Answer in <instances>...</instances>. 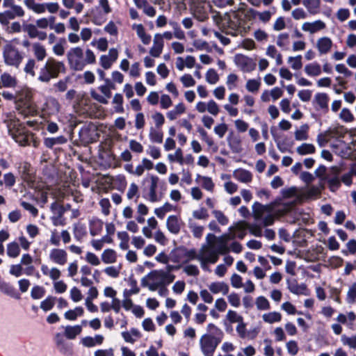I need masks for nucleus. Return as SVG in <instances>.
<instances>
[{
  "label": "nucleus",
  "instance_id": "nucleus-19",
  "mask_svg": "<svg viewBox=\"0 0 356 356\" xmlns=\"http://www.w3.org/2000/svg\"><path fill=\"white\" fill-rule=\"evenodd\" d=\"M166 226L168 231L174 234H177L180 232V224L178 217L175 215L168 216L166 222Z\"/></svg>",
  "mask_w": 356,
  "mask_h": 356
},
{
  "label": "nucleus",
  "instance_id": "nucleus-8",
  "mask_svg": "<svg viewBox=\"0 0 356 356\" xmlns=\"http://www.w3.org/2000/svg\"><path fill=\"white\" fill-rule=\"evenodd\" d=\"M17 170L22 179L26 183L34 181L35 176L32 172L31 164L26 161H22L17 163Z\"/></svg>",
  "mask_w": 356,
  "mask_h": 356
},
{
  "label": "nucleus",
  "instance_id": "nucleus-28",
  "mask_svg": "<svg viewBox=\"0 0 356 356\" xmlns=\"http://www.w3.org/2000/svg\"><path fill=\"white\" fill-rule=\"evenodd\" d=\"M33 51L35 57L38 61L43 60L47 56L46 49L40 43H34L33 44Z\"/></svg>",
  "mask_w": 356,
  "mask_h": 356
},
{
  "label": "nucleus",
  "instance_id": "nucleus-45",
  "mask_svg": "<svg viewBox=\"0 0 356 356\" xmlns=\"http://www.w3.org/2000/svg\"><path fill=\"white\" fill-rule=\"evenodd\" d=\"M309 130V125L305 124L301 126L300 130H297L295 132V138L297 140H307L308 138L307 131Z\"/></svg>",
  "mask_w": 356,
  "mask_h": 356
},
{
  "label": "nucleus",
  "instance_id": "nucleus-16",
  "mask_svg": "<svg viewBox=\"0 0 356 356\" xmlns=\"http://www.w3.org/2000/svg\"><path fill=\"white\" fill-rule=\"evenodd\" d=\"M150 180L151 184L149 186V200L152 202H155L159 200L157 197L156 188L159 186L160 179L156 175H152L150 176Z\"/></svg>",
  "mask_w": 356,
  "mask_h": 356
},
{
  "label": "nucleus",
  "instance_id": "nucleus-60",
  "mask_svg": "<svg viewBox=\"0 0 356 356\" xmlns=\"http://www.w3.org/2000/svg\"><path fill=\"white\" fill-rule=\"evenodd\" d=\"M348 250H343L341 252L347 256L348 254H355L356 253V240L350 239L346 244Z\"/></svg>",
  "mask_w": 356,
  "mask_h": 356
},
{
  "label": "nucleus",
  "instance_id": "nucleus-34",
  "mask_svg": "<svg viewBox=\"0 0 356 356\" xmlns=\"http://www.w3.org/2000/svg\"><path fill=\"white\" fill-rule=\"evenodd\" d=\"M82 331L80 325L67 326L65 331V337L69 339H74Z\"/></svg>",
  "mask_w": 356,
  "mask_h": 356
},
{
  "label": "nucleus",
  "instance_id": "nucleus-50",
  "mask_svg": "<svg viewBox=\"0 0 356 356\" xmlns=\"http://www.w3.org/2000/svg\"><path fill=\"white\" fill-rule=\"evenodd\" d=\"M256 305L259 310H267L270 309V303L264 296H259L256 300Z\"/></svg>",
  "mask_w": 356,
  "mask_h": 356
},
{
  "label": "nucleus",
  "instance_id": "nucleus-63",
  "mask_svg": "<svg viewBox=\"0 0 356 356\" xmlns=\"http://www.w3.org/2000/svg\"><path fill=\"white\" fill-rule=\"evenodd\" d=\"M340 118L346 122H350L354 120V116L348 108H343L340 113Z\"/></svg>",
  "mask_w": 356,
  "mask_h": 356
},
{
  "label": "nucleus",
  "instance_id": "nucleus-6",
  "mask_svg": "<svg viewBox=\"0 0 356 356\" xmlns=\"http://www.w3.org/2000/svg\"><path fill=\"white\" fill-rule=\"evenodd\" d=\"M161 280L158 282L149 283L148 281L146 280V278H142L141 280V286L143 287L147 286L149 289L152 291H154L159 289L160 286H166L172 283L175 279V275L171 273H168V272H165L162 270L161 274Z\"/></svg>",
  "mask_w": 356,
  "mask_h": 356
},
{
  "label": "nucleus",
  "instance_id": "nucleus-48",
  "mask_svg": "<svg viewBox=\"0 0 356 356\" xmlns=\"http://www.w3.org/2000/svg\"><path fill=\"white\" fill-rule=\"evenodd\" d=\"M206 80L210 84H215L219 80L218 73L214 69H209L206 74Z\"/></svg>",
  "mask_w": 356,
  "mask_h": 356
},
{
  "label": "nucleus",
  "instance_id": "nucleus-42",
  "mask_svg": "<svg viewBox=\"0 0 356 356\" xmlns=\"http://www.w3.org/2000/svg\"><path fill=\"white\" fill-rule=\"evenodd\" d=\"M105 15H106L104 13H102L101 11H98L96 13L92 12L91 21L94 24L100 26L106 21V17H105Z\"/></svg>",
  "mask_w": 356,
  "mask_h": 356
},
{
  "label": "nucleus",
  "instance_id": "nucleus-39",
  "mask_svg": "<svg viewBox=\"0 0 356 356\" xmlns=\"http://www.w3.org/2000/svg\"><path fill=\"white\" fill-rule=\"evenodd\" d=\"M266 210V207L262 204L255 202L252 205V211L255 219H261L264 212Z\"/></svg>",
  "mask_w": 356,
  "mask_h": 356
},
{
  "label": "nucleus",
  "instance_id": "nucleus-32",
  "mask_svg": "<svg viewBox=\"0 0 356 356\" xmlns=\"http://www.w3.org/2000/svg\"><path fill=\"white\" fill-rule=\"evenodd\" d=\"M103 227V222L101 220L95 219L90 222V233L95 236L100 233Z\"/></svg>",
  "mask_w": 356,
  "mask_h": 356
},
{
  "label": "nucleus",
  "instance_id": "nucleus-27",
  "mask_svg": "<svg viewBox=\"0 0 356 356\" xmlns=\"http://www.w3.org/2000/svg\"><path fill=\"white\" fill-rule=\"evenodd\" d=\"M177 249H179V250L184 251L183 255H184V258H186V259L184 261H183L184 264H186V263L189 262L190 261L193 260L195 259H198V257H201V255L197 254L196 250L194 248L188 250L185 246L180 245V246L177 247Z\"/></svg>",
  "mask_w": 356,
  "mask_h": 356
},
{
  "label": "nucleus",
  "instance_id": "nucleus-64",
  "mask_svg": "<svg viewBox=\"0 0 356 356\" xmlns=\"http://www.w3.org/2000/svg\"><path fill=\"white\" fill-rule=\"evenodd\" d=\"M356 300V282L350 287L347 293V301L348 303H353Z\"/></svg>",
  "mask_w": 356,
  "mask_h": 356
},
{
  "label": "nucleus",
  "instance_id": "nucleus-9",
  "mask_svg": "<svg viewBox=\"0 0 356 356\" xmlns=\"http://www.w3.org/2000/svg\"><path fill=\"white\" fill-rule=\"evenodd\" d=\"M51 210L54 214L53 217H51L52 223L54 226L58 225H65V220H62L60 222H58V220H60L64 213L66 212V209L63 204H60L57 202H54L51 204Z\"/></svg>",
  "mask_w": 356,
  "mask_h": 356
},
{
  "label": "nucleus",
  "instance_id": "nucleus-58",
  "mask_svg": "<svg viewBox=\"0 0 356 356\" xmlns=\"http://www.w3.org/2000/svg\"><path fill=\"white\" fill-rule=\"evenodd\" d=\"M35 67V60L33 58H29L25 65L24 71L27 74H29L31 76H34L35 75V72L34 70Z\"/></svg>",
  "mask_w": 356,
  "mask_h": 356
},
{
  "label": "nucleus",
  "instance_id": "nucleus-2",
  "mask_svg": "<svg viewBox=\"0 0 356 356\" xmlns=\"http://www.w3.org/2000/svg\"><path fill=\"white\" fill-rule=\"evenodd\" d=\"M9 131L12 138L20 146L25 147L32 145L33 147H38L40 145V140L23 123L19 122L15 123Z\"/></svg>",
  "mask_w": 356,
  "mask_h": 356
},
{
  "label": "nucleus",
  "instance_id": "nucleus-46",
  "mask_svg": "<svg viewBox=\"0 0 356 356\" xmlns=\"http://www.w3.org/2000/svg\"><path fill=\"white\" fill-rule=\"evenodd\" d=\"M227 320L229 323H242L243 318L242 316L238 315L236 312L229 310L226 316Z\"/></svg>",
  "mask_w": 356,
  "mask_h": 356
},
{
  "label": "nucleus",
  "instance_id": "nucleus-4",
  "mask_svg": "<svg viewBox=\"0 0 356 356\" xmlns=\"http://www.w3.org/2000/svg\"><path fill=\"white\" fill-rule=\"evenodd\" d=\"M83 49L79 47L71 48L67 54V58L71 70L74 71H81L86 67V63L83 60Z\"/></svg>",
  "mask_w": 356,
  "mask_h": 356
},
{
  "label": "nucleus",
  "instance_id": "nucleus-37",
  "mask_svg": "<svg viewBox=\"0 0 356 356\" xmlns=\"http://www.w3.org/2000/svg\"><path fill=\"white\" fill-rule=\"evenodd\" d=\"M15 182L16 178L13 173L8 172L4 174L3 180H0V186L4 184L6 188H10L15 184Z\"/></svg>",
  "mask_w": 356,
  "mask_h": 356
},
{
  "label": "nucleus",
  "instance_id": "nucleus-57",
  "mask_svg": "<svg viewBox=\"0 0 356 356\" xmlns=\"http://www.w3.org/2000/svg\"><path fill=\"white\" fill-rule=\"evenodd\" d=\"M207 330L211 332L210 334H212L213 337H220L221 340L223 338V332L222 331L218 328L216 325H215L213 323H209L207 325Z\"/></svg>",
  "mask_w": 356,
  "mask_h": 356
},
{
  "label": "nucleus",
  "instance_id": "nucleus-31",
  "mask_svg": "<svg viewBox=\"0 0 356 356\" xmlns=\"http://www.w3.org/2000/svg\"><path fill=\"white\" fill-rule=\"evenodd\" d=\"M20 248L17 242H11L7 245V255L10 258H16L20 254Z\"/></svg>",
  "mask_w": 356,
  "mask_h": 356
},
{
  "label": "nucleus",
  "instance_id": "nucleus-21",
  "mask_svg": "<svg viewBox=\"0 0 356 356\" xmlns=\"http://www.w3.org/2000/svg\"><path fill=\"white\" fill-rule=\"evenodd\" d=\"M332 45L331 39L328 37H323L317 41V48L320 54H325L330 50Z\"/></svg>",
  "mask_w": 356,
  "mask_h": 356
},
{
  "label": "nucleus",
  "instance_id": "nucleus-3",
  "mask_svg": "<svg viewBox=\"0 0 356 356\" xmlns=\"http://www.w3.org/2000/svg\"><path fill=\"white\" fill-rule=\"evenodd\" d=\"M19 40L15 38L6 43L3 47V58L5 64L18 69L22 64L25 54L17 47Z\"/></svg>",
  "mask_w": 356,
  "mask_h": 356
},
{
  "label": "nucleus",
  "instance_id": "nucleus-22",
  "mask_svg": "<svg viewBox=\"0 0 356 356\" xmlns=\"http://www.w3.org/2000/svg\"><path fill=\"white\" fill-rule=\"evenodd\" d=\"M303 5L311 15H316L320 13L321 0H302Z\"/></svg>",
  "mask_w": 356,
  "mask_h": 356
},
{
  "label": "nucleus",
  "instance_id": "nucleus-20",
  "mask_svg": "<svg viewBox=\"0 0 356 356\" xmlns=\"http://www.w3.org/2000/svg\"><path fill=\"white\" fill-rule=\"evenodd\" d=\"M325 28V24L321 20H316L312 23L305 22L302 29L305 31H309L312 33H316Z\"/></svg>",
  "mask_w": 356,
  "mask_h": 356
},
{
  "label": "nucleus",
  "instance_id": "nucleus-59",
  "mask_svg": "<svg viewBox=\"0 0 356 356\" xmlns=\"http://www.w3.org/2000/svg\"><path fill=\"white\" fill-rule=\"evenodd\" d=\"M163 133L151 128L149 133V138L152 142L161 143L163 142Z\"/></svg>",
  "mask_w": 356,
  "mask_h": 356
},
{
  "label": "nucleus",
  "instance_id": "nucleus-25",
  "mask_svg": "<svg viewBox=\"0 0 356 356\" xmlns=\"http://www.w3.org/2000/svg\"><path fill=\"white\" fill-rule=\"evenodd\" d=\"M67 141V138L63 136L54 138H45L44 145L48 148H53L56 145H63L66 143Z\"/></svg>",
  "mask_w": 356,
  "mask_h": 356
},
{
  "label": "nucleus",
  "instance_id": "nucleus-15",
  "mask_svg": "<svg viewBox=\"0 0 356 356\" xmlns=\"http://www.w3.org/2000/svg\"><path fill=\"white\" fill-rule=\"evenodd\" d=\"M17 86V79L8 72H4L0 76V87L15 88Z\"/></svg>",
  "mask_w": 356,
  "mask_h": 356
},
{
  "label": "nucleus",
  "instance_id": "nucleus-41",
  "mask_svg": "<svg viewBox=\"0 0 356 356\" xmlns=\"http://www.w3.org/2000/svg\"><path fill=\"white\" fill-rule=\"evenodd\" d=\"M55 301V297L49 296L41 302L40 308L44 312L49 311L54 307Z\"/></svg>",
  "mask_w": 356,
  "mask_h": 356
},
{
  "label": "nucleus",
  "instance_id": "nucleus-54",
  "mask_svg": "<svg viewBox=\"0 0 356 356\" xmlns=\"http://www.w3.org/2000/svg\"><path fill=\"white\" fill-rule=\"evenodd\" d=\"M197 178H202V186L209 191H213L214 188V184L212 181V179L209 177H201L200 175H197Z\"/></svg>",
  "mask_w": 356,
  "mask_h": 356
},
{
  "label": "nucleus",
  "instance_id": "nucleus-14",
  "mask_svg": "<svg viewBox=\"0 0 356 356\" xmlns=\"http://www.w3.org/2000/svg\"><path fill=\"white\" fill-rule=\"evenodd\" d=\"M287 287L289 290L296 295L305 294V291L307 290V286L305 284H298L296 279H287Z\"/></svg>",
  "mask_w": 356,
  "mask_h": 356
},
{
  "label": "nucleus",
  "instance_id": "nucleus-11",
  "mask_svg": "<svg viewBox=\"0 0 356 356\" xmlns=\"http://www.w3.org/2000/svg\"><path fill=\"white\" fill-rule=\"evenodd\" d=\"M235 238L234 235L229 234H223L220 237L218 238V245L216 249H214L217 253L221 255H225L229 252V248L227 246L228 241L231 239H234Z\"/></svg>",
  "mask_w": 356,
  "mask_h": 356
},
{
  "label": "nucleus",
  "instance_id": "nucleus-61",
  "mask_svg": "<svg viewBox=\"0 0 356 356\" xmlns=\"http://www.w3.org/2000/svg\"><path fill=\"white\" fill-rule=\"evenodd\" d=\"M289 61L292 62L291 68L296 70H300L302 67V56L298 55L296 57H289Z\"/></svg>",
  "mask_w": 356,
  "mask_h": 356
},
{
  "label": "nucleus",
  "instance_id": "nucleus-1",
  "mask_svg": "<svg viewBox=\"0 0 356 356\" xmlns=\"http://www.w3.org/2000/svg\"><path fill=\"white\" fill-rule=\"evenodd\" d=\"M66 72V67L63 61L50 57L39 72L38 80L42 83H48L52 79H56L60 74Z\"/></svg>",
  "mask_w": 356,
  "mask_h": 356
},
{
  "label": "nucleus",
  "instance_id": "nucleus-36",
  "mask_svg": "<svg viewBox=\"0 0 356 356\" xmlns=\"http://www.w3.org/2000/svg\"><path fill=\"white\" fill-rule=\"evenodd\" d=\"M316 148L314 145L309 143H302L300 146L298 147L297 152L300 155H306L309 154H314Z\"/></svg>",
  "mask_w": 356,
  "mask_h": 356
},
{
  "label": "nucleus",
  "instance_id": "nucleus-29",
  "mask_svg": "<svg viewBox=\"0 0 356 356\" xmlns=\"http://www.w3.org/2000/svg\"><path fill=\"white\" fill-rule=\"evenodd\" d=\"M116 252L113 249H106L102 254V260L105 264H113L116 261Z\"/></svg>",
  "mask_w": 356,
  "mask_h": 356
},
{
  "label": "nucleus",
  "instance_id": "nucleus-49",
  "mask_svg": "<svg viewBox=\"0 0 356 356\" xmlns=\"http://www.w3.org/2000/svg\"><path fill=\"white\" fill-rule=\"evenodd\" d=\"M168 159L171 162L177 161L179 164L183 165L184 164V156H183V152L181 148H178L176 151L175 154H168Z\"/></svg>",
  "mask_w": 356,
  "mask_h": 356
},
{
  "label": "nucleus",
  "instance_id": "nucleus-47",
  "mask_svg": "<svg viewBox=\"0 0 356 356\" xmlns=\"http://www.w3.org/2000/svg\"><path fill=\"white\" fill-rule=\"evenodd\" d=\"M45 294V289L43 286H34L31 291V296L33 299L38 300L42 298Z\"/></svg>",
  "mask_w": 356,
  "mask_h": 356
},
{
  "label": "nucleus",
  "instance_id": "nucleus-13",
  "mask_svg": "<svg viewBox=\"0 0 356 356\" xmlns=\"http://www.w3.org/2000/svg\"><path fill=\"white\" fill-rule=\"evenodd\" d=\"M164 46L163 39L160 33H156L154 38V45L149 50L152 56L159 57Z\"/></svg>",
  "mask_w": 356,
  "mask_h": 356
},
{
  "label": "nucleus",
  "instance_id": "nucleus-24",
  "mask_svg": "<svg viewBox=\"0 0 356 356\" xmlns=\"http://www.w3.org/2000/svg\"><path fill=\"white\" fill-rule=\"evenodd\" d=\"M234 176L238 181L242 183H249L252 179V173L250 171L244 169H240L235 171Z\"/></svg>",
  "mask_w": 356,
  "mask_h": 356
},
{
  "label": "nucleus",
  "instance_id": "nucleus-55",
  "mask_svg": "<svg viewBox=\"0 0 356 356\" xmlns=\"http://www.w3.org/2000/svg\"><path fill=\"white\" fill-rule=\"evenodd\" d=\"M250 233L257 237H261L262 236L261 227L256 223L248 224L246 223Z\"/></svg>",
  "mask_w": 356,
  "mask_h": 356
},
{
  "label": "nucleus",
  "instance_id": "nucleus-33",
  "mask_svg": "<svg viewBox=\"0 0 356 356\" xmlns=\"http://www.w3.org/2000/svg\"><path fill=\"white\" fill-rule=\"evenodd\" d=\"M123 96L120 93H116L113 99V104H116L114 106V111L118 113H123L124 112V109L123 107Z\"/></svg>",
  "mask_w": 356,
  "mask_h": 356
},
{
  "label": "nucleus",
  "instance_id": "nucleus-43",
  "mask_svg": "<svg viewBox=\"0 0 356 356\" xmlns=\"http://www.w3.org/2000/svg\"><path fill=\"white\" fill-rule=\"evenodd\" d=\"M328 188L330 191L334 193L339 189L341 186L340 179L337 176H334L327 179Z\"/></svg>",
  "mask_w": 356,
  "mask_h": 356
},
{
  "label": "nucleus",
  "instance_id": "nucleus-7",
  "mask_svg": "<svg viewBox=\"0 0 356 356\" xmlns=\"http://www.w3.org/2000/svg\"><path fill=\"white\" fill-rule=\"evenodd\" d=\"M234 63L244 72H251L257 66L256 62L252 58L241 54L235 55Z\"/></svg>",
  "mask_w": 356,
  "mask_h": 356
},
{
  "label": "nucleus",
  "instance_id": "nucleus-44",
  "mask_svg": "<svg viewBox=\"0 0 356 356\" xmlns=\"http://www.w3.org/2000/svg\"><path fill=\"white\" fill-rule=\"evenodd\" d=\"M118 237L121 240L120 247L122 250H127L129 248V236L126 232H119L118 233Z\"/></svg>",
  "mask_w": 356,
  "mask_h": 356
},
{
  "label": "nucleus",
  "instance_id": "nucleus-26",
  "mask_svg": "<svg viewBox=\"0 0 356 356\" xmlns=\"http://www.w3.org/2000/svg\"><path fill=\"white\" fill-rule=\"evenodd\" d=\"M209 289L213 293L222 292L223 295H227L229 292L228 285L223 282H212L209 286Z\"/></svg>",
  "mask_w": 356,
  "mask_h": 356
},
{
  "label": "nucleus",
  "instance_id": "nucleus-5",
  "mask_svg": "<svg viewBox=\"0 0 356 356\" xmlns=\"http://www.w3.org/2000/svg\"><path fill=\"white\" fill-rule=\"evenodd\" d=\"M220 337H213L212 334H204L200 340L201 350L204 356H213V353L221 342Z\"/></svg>",
  "mask_w": 356,
  "mask_h": 356
},
{
  "label": "nucleus",
  "instance_id": "nucleus-56",
  "mask_svg": "<svg viewBox=\"0 0 356 356\" xmlns=\"http://www.w3.org/2000/svg\"><path fill=\"white\" fill-rule=\"evenodd\" d=\"M261 83L256 79H249L246 83V88L249 92H257L260 87Z\"/></svg>",
  "mask_w": 356,
  "mask_h": 356
},
{
  "label": "nucleus",
  "instance_id": "nucleus-62",
  "mask_svg": "<svg viewBox=\"0 0 356 356\" xmlns=\"http://www.w3.org/2000/svg\"><path fill=\"white\" fill-rule=\"evenodd\" d=\"M341 340L343 345H348L350 348L356 349V335L348 337L343 334Z\"/></svg>",
  "mask_w": 356,
  "mask_h": 356
},
{
  "label": "nucleus",
  "instance_id": "nucleus-40",
  "mask_svg": "<svg viewBox=\"0 0 356 356\" xmlns=\"http://www.w3.org/2000/svg\"><path fill=\"white\" fill-rule=\"evenodd\" d=\"M248 13L251 14L253 17H254L256 15H259V19L263 22H268L271 17V13L268 10H266L262 13H259L257 10L250 8L248 10Z\"/></svg>",
  "mask_w": 356,
  "mask_h": 356
},
{
  "label": "nucleus",
  "instance_id": "nucleus-12",
  "mask_svg": "<svg viewBox=\"0 0 356 356\" xmlns=\"http://www.w3.org/2000/svg\"><path fill=\"white\" fill-rule=\"evenodd\" d=\"M49 257L52 261L59 265H64L67 260V254L63 249L54 248L51 250Z\"/></svg>",
  "mask_w": 356,
  "mask_h": 356
},
{
  "label": "nucleus",
  "instance_id": "nucleus-35",
  "mask_svg": "<svg viewBox=\"0 0 356 356\" xmlns=\"http://www.w3.org/2000/svg\"><path fill=\"white\" fill-rule=\"evenodd\" d=\"M305 71L309 76H318L321 73V69L319 64L311 63L308 64L305 67Z\"/></svg>",
  "mask_w": 356,
  "mask_h": 356
},
{
  "label": "nucleus",
  "instance_id": "nucleus-38",
  "mask_svg": "<svg viewBox=\"0 0 356 356\" xmlns=\"http://www.w3.org/2000/svg\"><path fill=\"white\" fill-rule=\"evenodd\" d=\"M282 319V315L277 312H273L263 315V320L268 323L280 322Z\"/></svg>",
  "mask_w": 356,
  "mask_h": 356
},
{
  "label": "nucleus",
  "instance_id": "nucleus-52",
  "mask_svg": "<svg viewBox=\"0 0 356 356\" xmlns=\"http://www.w3.org/2000/svg\"><path fill=\"white\" fill-rule=\"evenodd\" d=\"M184 251L177 249V247L174 248L171 252V261L174 263H179L184 258Z\"/></svg>",
  "mask_w": 356,
  "mask_h": 356
},
{
  "label": "nucleus",
  "instance_id": "nucleus-17",
  "mask_svg": "<svg viewBox=\"0 0 356 356\" xmlns=\"http://www.w3.org/2000/svg\"><path fill=\"white\" fill-rule=\"evenodd\" d=\"M0 290L3 293L15 299L19 300L21 298L19 293H18L16 289L10 283L6 282H0Z\"/></svg>",
  "mask_w": 356,
  "mask_h": 356
},
{
  "label": "nucleus",
  "instance_id": "nucleus-30",
  "mask_svg": "<svg viewBox=\"0 0 356 356\" xmlns=\"http://www.w3.org/2000/svg\"><path fill=\"white\" fill-rule=\"evenodd\" d=\"M137 35L140 38L144 44H149L151 42L152 37L149 34L145 33V30L143 24H140L136 26Z\"/></svg>",
  "mask_w": 356,
  "mask_h": 356
},
{
  "label": "nucleus",
  "instance_id": "nucleus-18",
  "mask_svg": "<svg viewBox=\"0 0 356 356\" xmlns=\"http://www.w3.org/2000/svg\"><path fill=\"white\" fill-rule=\"evenodd\" d=\"M219 254L214 249L209 248L208 251V256L207 257H204L202 256L198 257V259L201 261L202 268L203 269L206 268V264L207 263L215 264L218 261L219 259Z\"/></svg>",
  "mask_w": 356,
  "mask_h": 356
},
{
  "label": "nucleus",
  "instance_id": "nucleus-23",
  "mask_svg": "<svg viewBox=\"0 0 356 356\" xmlns=\"http://www.w3.org/2000/svg\"><path fill=\"white\" fill-rule=\"evenodd\" d=\"M227 142L229 148L233 153L239 154L243 151L241 146V140L239 136H232L227 137Z\"/></svg>",
  "mask_w": 356,
  "mask_h": 356
},
{
  "label": "nucleus",
  "instance_id": "nucleus-51",
  "mask_svg": "<svg viewBox=\"0 0 356 356\" xmlns=\"http://www.w3.org/2000/svg\"><path fill=\"white\" fill-rule=\"evenodd\" d=\"M275 131H276V128L275 127H272L270 128L271 134H272L275 141L277 143V148L279 149V150L280 152H285L287 150V149L285 147V145H286V138H285L282 141L277 140V136L275 134Z\"/></svg>",
  "mask_w": 356,
  "mask_h": 356
},
{
  "label": "nucleus",
  "instance_id": "nucleus-10",
  "mask_svg": "<svg viewBox=\"0 0 356 356\" xmlns=\"http://www.w3.org/2000/svg\"><path fill=\"white\" fill-rule=\"evenodd\" d=\"M330 97L327 93L318 92L315 95L313 104L316 111H322L323 113L329 111L328 103Z\"/></svg>",
  "mask_w": 356,
  "mask_h": 356
},
{
  "label": "nucleus",
  "instance_id": "nucleus-53",
  "mask_svg": "<svg viewBox=\"0 0 356 356\" xmlns=\"http://www.w3.org/2000/svg\"><path fill=\"white\" fill-rule=\"evenodd\" d=\"M197 131L201 136L202 140H204L208 146L211 147L214 145L212 138L209 136L207 132L202 127H198Z\"/></svg>",
  "mask_w": 356,
  "mask_h": 356
}]
</instances>
